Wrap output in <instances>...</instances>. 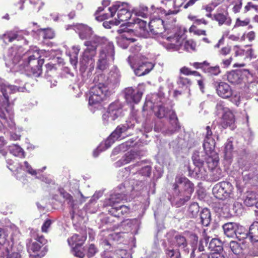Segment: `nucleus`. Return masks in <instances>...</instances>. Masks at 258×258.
I'll list each match as a JSON object with an SVG mask.
<instances>
[{"mask_svg": "<svg viewBox=\"0 0 258 258\" xmlns=\"http://www.w3.org/2000/svg\"><path fill=\"white\" fill-rule=\"evenodd\" d=\"M22 48L17 46L11 48L8 53L6 59V65L11 70L17 71L24 69L26 71L32 72L35 74L40 69L44 61L40 58L38 52L35 51L32 53L31 51H27L23 54Z\"/></svg>", "mask_w": 258, "mask_h": 258, "instance_id": "obj_1", "label": "nucleus"}, {"mask_svg": "<svg viewBox=\"0 0 258 258\" xmlns=\"http://www.w3.org/2000/svg\"><path fill=\"white\" fill-rule=\"evenodd\" d=\"M131 183L132 184V187L129 186L126 187L128 184L127 182L120 184L116 188L115 192L110 195L109 199L106 200L105 204L106 206L112 207L109 211L113 216L119 217L128 213L130 209L128 207L123 205L117 206V204L120 201L123 200L132 190H139L140 188H138V186L140 185L141 187L143 185V183L141 181L138 182L136 185H134V182L132 181Z\"/></svg>", "mask_w": 258, "mask_h": 258, "instance_id": "obj_2", "label": "nucleus"}, {"mask_svg": "<svg viewBox=\"0 0 258 258\" xmlns=\"http://www.w3.org/2000/svg\"><path fill=\"white\" fill-rule=\"evenodd\" d=\"M120 74L119 70L113 68L108 77L107 82H99L92 87L89 92V104L94 106L101 102L110 94V89L120 81Z\"/></svg>", "mask_w": 258, "mask_h": 258, "instance_id": "obj_3", "label": "nucleus"}, {"mask_svg": "<svg viewBox=\"0 0 258 258\" xmlns=\"http://www.w3.org/2000/svg\"><path fill=\"white\" fill-rule=\"evenodd\" d=\"M163 100L164 98L157 94H152L151 96H148L143 109L144 110H148L149 109L152 110L159 118H163L169 115L170 124L172 125L169 129V132L172 134L179 128L177 118L173 110L165 106L163 104Z\"/></svg>", "mask_w": 258, "mask_h": 258, "instance_id": "obj_4", "label": "nucleus"}, {"mask_svg": "<svg viewBox=\"0 0 258 258\" xmlns=\"http://www.w3.org/2000/svg\"><path fill=\"white\" fill-rule=\"evenodd\" d=\"M89 39V40L84 42V45L87 48L84 51L80 60V70L82 72L85 71L88 67H89L90 72L94 69L93 58L96 55V49L98 45L101 44L102 45V47H108V43H111L104 37H100L93 34Z\"/></svg>", "mask_w": 258, "mask_h": 258, "instance_id": "obj_5", "label": "nucleus"}, {"mask_svg": "<svg viewBox=\"0 0 258 258\" xmlns=\"http://www.w3.org/2000/svg\"><path fill=\"white\" fill-rule=\"evenodd\" d=\"M194 190V185L188 178L177 176L173 185V196L176 205L180 207L187 202Z\"/></svg>", "mask_w": 258, "mask_h": 258, "instance_id": "obj_6", "label": "nucleus"}, {"mask_svg": "<svg viewBox=\"0 0 258 258\" xmlns=\"http://www.w3.org/2000/svg\"><path fill=\"white\" fill-rule=\"evenodd\" d=\"M109 14H104L102 15L96 16V19L98 21H103L109 17H112L116 12H117V19L114 22L115 25H119L120 22L126 21L129 20L132 15L128 9V5L126 3H117L108 9Z\"/></svg>", "mask_w": 258, "mask_h": 258, "instance_id": "obj_7", "label": "nucleus"}, {"mask_svg": "<svg viewBox=\"0 0 258 258\" xmlns=\"http://www.w3.org/2000/svg\"><path fill=\"white\" fill-rule=\"evenodd\" d=\"M128 61L134 70L135 74L138 76L145 75L153 68V64L146 60V58L140 54L135 56H129Z\"/></svg>", "mask_w": 258, "mask_h": 258, "instance_id": "obj_8", "label": "nucleus"}, {"mask_svg": "<svg viewBox=\"0 0 258 258\" xmlns=\"http://www.w3.org/2000/svg\"><path fill=\"white\" fill-rule=\"evenodd\" d=\"M114 49L112 43H108V47H102L98 56L96 69L103 71L107 69L114 59Z\"/></svg>", "mask_w": 258, "mask_h": 258, "instance_id": "obj_9", "label": "nucleus"}, {"mask_svg": "<svg viewBox=\"0 0 258 258\" xmlns=\"http://www.w3.org/2000/svg\"><path fill=\"white\" fill-rule=\"evenodd\" d=\"M207 155V165L209 168L208 180L217 181L223 176L221 169L218 167V155L216 152Z\"/></svg>", "mask_w": 258, "mask_h": 258, "instance_id": "obj_10", "label": "nucleus"}, {"mask_svg": "<svg viewBox=\"0 0 258 258\" xmlns=\"http://www.w3.org/2000/svg\"><path fill=\"white\" fill-rule=\"evenodd\" d=\"M34 238L29 240L27 244L28 251L32 258H41L45 254V251L41 250L43 237L38 235H32Z\"/></svg>", "mask_w": 258, "mask_h": 258, "instance_id": "obj_11", "label": "nucleus"}, {"mask_svg": "<svg viewBox=\"0 0 258 258\" xmlns=\"http://www.w3.org/2000/svg\"><path fill=\"white\" fill-rule=\"evenodd\" d=\"M233 187L228 182H219L213 187L212 191L214 196L220 200H225L228 198L233 199Z\"/></svg>", "mask_w": 258, "mask_h": 258, "instance_id": "obj_12", "label": "nucleus"}, {"mask_svg": "<svg viewBox=\"0 0 258 258\" xmlns=\"http://www.w3.org/2000/svg\"><path fill=\"white\" fill-rule=\"evenodd\" d=\"M122 106L119 102L110 104L107 111L102 115L103 123L107 124L112 122L122 114Z\"/></svg>", "mask_w": 258, "mask_h": 258, "instance_id": "obj_13", "label": "nucleus"}, {"mask_svg": "<svg viewBox=\"0 0 258 258\" xmlns=\"http://www.w3.org/2000/svg\"><path fill=\"white\" fill-rule=\"evenodd\" d=\"M26 31H15L14 30L8 31L1 36L4 42L6 43L12 42L16 39L18 41L24 40V44H28V41L24 35H28Z\"/></svg>", "mask_w": 258, "mask_h": 258, "instance_id": "obj_14", "label": "nucleus"}, {"mask_svg": "<svg viewBox=\"0 0 258 258\" xmlns=\"http://www.w3.org/2000/svg\"><path fill=\"white\" fill-rule=\"evenodd\" d=\"M205 133V139L203 143V147L207 155L212 154L215 151V141L213 137V133L209 126H206Z\"/></svg>", "mask_w": 258, "mask_h": 258, "instance_id": "obj_15", "label": "nucleus"}, {"mask_svg": "<svg viewBox=\"0 0 258 258\" xmlns=\"http://www.w3.org/2000/svg\"><path fill=\"white\" fill-rule=\"evenodd\" d=\"M26 89L24 86L21 87L17 85H10L6 82L0 84V91L5 98L8 104L9 101V95L17 92H24Z\"/></svg>", "mask_w": 258, "mask_h": 258, "instance_id": "obj_16", "label": "nucleus"}, {"mask_svg": "<svg viewBox=\"0 0 258 258\" xmlns=\"http://www.w3.org/2000/svg\"><path fill=\"white\" fill-rule=\"evenodd\" d=\"M124 94L127 102L138 103L142 98L143 92L139 88L135 90L132 87H129L125 89Z\"/></svg>", "mask_w": 258, "mask_h": 258, "instance_id": "obj_17", "label": "nucleus"}, {"mask_svg": "<svg viewBox=\"0 0 258 258\" xmlns=\"http://www.w3.org/2000/svg\"><path fill=\"white\" fill-rule=\"evenodd\" d=\"M195 167L193 170L189 168V173L190 176L202 180H208V172L204 166V164L195 165Z\"/></svg>", "mask_w": 258, "mask_h": 258, "instance_id": "obj_18", "label": "nucleus"}, {"mask_svg": "<svg viewBox=\"0 0 258 258\" xmlns=\"http://www.w3.org/2000/svg\"><path fill=\"white\" fill-rule=\"evenodd\" d=\"M184 38L179 34H175L173 36L167 38V42H165L167 49L177 50L183 43Z\"/></svg>", "mask_w": 258, "mask_h": 258, "instance_id": "obj_19", "label": "nucleus"}, {"mask_svg": "<svg viewBox=\"0 0 258 258\" xmlns=\"http://www.w3.org/2000/svg\"><path fill=\"white\" fill-rule=\"evenodd\" d=\"M150 31L156 34L162 33L164 30V21L160 18L152 19L149 23Z\"/></svg>", "mask_w": 258, "mask_h": 258, "instance_id": "obj_20", "label": "nucleus"}, {"mask_svg": "<svg viewBox=\"0 0 258 258\" xmlns=\"http://www.w3.org/2000/svg\"><path fill=\"white\" fill-rule=\"evenodd\" d=\"M217 92L219 96L223 98H227L232 95V91L230 86L225 82H220L217 87Z\"/></svg>", "mask_w": 258, "mask_h": 258, "instance_id": "obj_21", "label": "nucleus"}, {"mask_svg": "<svg viewBox=\"0 0 258 258\" xmlns=\"http://www.w3.org/2000/svg\"><path fill=\"white\" fill-rule=\"evenodd\" d=\"M138 157V154L136 152L132 151L128 152L125 153L120 160L115 162V166L120 167L128 164L137 159Z\"/></svg>", "mask_w": 258, "mask_h": 258, "instance_id": "obj_22", "label": "nucleus"}, {"mask_svg": "<svg viewBox=\"0 0 258 258\" xmlns=\"http://www.w3.org/2000/svg\"><path fill=\"white\" fill-rule=\"evenodd\" d=\"M76 29L80 38L82 40L89 39L92 35V29L87 25L79 24L76 26Z\"/></svg>", "mask_w": 258, "mask_h": 258, "instance_id": "obj_23", "label": "nucleus"}, {"mask_svg": "<svg viewBox=\"0 0 258 258\" xmlns=\"http://www.w3.org/2000/svg\"><path fill=\"white\" fill-rule=\"evenodd\" d=\"M212 20L218 22L219 26L224 24L230 26L232 23L231 19L228 16V14H224L220 12H217L213 15Z\"/></svg>", "mask_w": 258, "mask_h": 258, "instance_id": "obj_24", "label": "nucleus"}, {"mask_svg": "<svg viewBox=\"0 0 258 258\" xmlns=\"http://www.w3.org/2000/svg\"><path fill=\"white\" fill-rule=\"evenodd\" d=\"M115 140H116V139L114 137H112V134H111L109 137L104 142L101 143L96 150L94 151L93 156L94 157H97L99 152L104 151L110 147Z\"/></svg>", "mask_w": 258, "mask_h": 258, "instance_id": "obj_25", "label": "nucleus"}, {"mask_svg": "<svg viewBox=\"0 0 258 258\" xmlns=\"http://www.w3.org/2000/svg\"><path fill=\"white\" fill-rule=\"evenodd\" d=\"M222 126L224 128L231 126L234 122V116L229 109H226V112L222 115Z\"/></svg>", "mask_w": 258, "mask_h": 258, "instance_id": "obj_26", "label": "nucleus"}, {"mask_svg": "<svg viewBox=\"0 0 258 258\" xmlns=\"http://www.w3.org/2000/svg\"><path fill=\"white\" fill-rule=\"evenodd\" d=\"M86 239V236H80L78 234H74L71 238H68V242L69 244L72 247H80Z\"/></svg>", "mask_w": 258, "mask_h": 258, "instance_id": "obj_27", "label": "nucleus"}, {"mask_svg": "<svg viewBox=\"0 0 258 258\" xmlns=\"http://www.w3.org/2000/svg\"><path fill=\"white\" fill-rule=\"evenodd\" d=\"M242 72L240 70L232 71L227 74V79L232 84H238L242 80Z\"/></svg>", "mask_w": 258, "mask_h": 258, "instance_id": "obj_28", "label": "nucleus"}, {"mask_svg": "<svg viewBox=\"0 0 258 258\" xmlns=\"http://www.w3.org/2000/svg\"><path fill=\"white\" fill-rule=\"evenodd\" d=\"M237 223L234 222L227 223L223 225L225 234L229 237H234L235 235Z\"/></svg>", "mask_w": 258, "mask_h": 258, "instance_id": "obj_29", "label": "nucleus"}, {"mask_svg": "<svg viewBox=\"0 0 258 258\" xmlns=\"http://www.w3.org/2000/svg\"><path fill=\"white\" fill-rule=\"evenodd\" d=\"M247 238L252 242L258 241V221H255L250 225Z\"/></svg>", "mask_w": 258, "mask_h": 258, "instance_id": "obj_30", "label": "nucleus"}, {"mask_svg": "<svg viewBox=\"0 0 258 258\" xmlns=\"http://www.w3.org/2000/svg\"><path fill=\"white\" fill-rule=\"evenodd\" d=\"M208 156L206 154L205 150L203 152H195L194 153L192 159L194 165H202L203 164L204 160H206L207 163V159Z\"/></svg>", "mask_w": 258, "mask_h": 258, "instance_id": "obj_31", "label": "nucleus"}, {"mask_svg": "<svg viewBox=\"0 0 258 258\" xmlns=\"http://www.w3.org/2000/svg\"><path fill=\"white\" fill-rule=\"evenodd\" d=\"M174 239L175 246L182 249L186 254L188 253L189 249L187 247V242L185 238L181 235H176Z\"/></svg>", "mask_w": 258, "mask_h": 258, "instance_id": "obj_32", "label": "nucleus"}, {"mask_svg": "<svg viewBox=\"0 0 258 258\" xmlns=\"http://www.w3.org/2000/svg\"><path fill=\"white\" fill-rule=\"evenodd\" d=\"M209 240V237L207 236H204V237L202 239L199 245L198 249L197 248H193L192 249V252L190 254V258H194L196 256V255L198 254V253L203 251L205 250L204 247L208 246V243Z\"/></svg>", "mask_w": 258, "mask_h": 258, "instance_id": "obj_33", "label": "nucleus"}, {"mask_svg": "<svg viewBox=\"0 0 258 258\" xmlns=\"http://www.w3.org/2000/svg\"><path fill=\"white\" fill-rule=\"evenodd\" d=\"M130 127V126L127 124L117 126L115 131L111 134L112 137H114L116 140L122 138V135L125 134Z\"/></svg>", "mask_w": 258, "mask_h": 258, "instance_id": "obj_34", "label": "nucleus"}, {"mask_svg": "<svg viewBox=\"0 0 258 258\" xmlns=\"http://www.w3.org/2000/svg\"><path fill=\"white\" fill-rule=\"evenodd\" d=\"M200 219L201 224L205 226L209 225L211 221V214L210 211L207 208L202 210L200 213Z\"/></svg>", "mask_w": 258, "mask_h": 258, "instance_id": "obj_35", "label": "nucleus"}, {"mask_svg": "<svg viewBox=\"0 0 258 258\" xmlns=\"http://www.w3.org/2000/svg\"><path fill=\"white\" fill-rule=\"evenodd\" d=\"M208 248L214 252H220L223 248L221 242L217 238H213L208 244Z\"/></svg>", "mask_w": 258, "mask_h": 258, "instance_id": "obj_36", "label": "nucleus"}, {"mask_svg": "<svg viewBox=\"0 0 258 258\" xmlns=\"http://www.w3.org/2000/svg\"><path fill=\"white\" fill-rule=\"evenodd\" d=\"M230 247L237 258H243V249L239 243L235 241H231L230 243Z\"/></svg>", "mask_w": 258, "mask_h": 258, "instance_id": "obj_37", "label": "nucleus"}, {"mask_svg": "<svg viewBox=\"0 0 258 258\" xmlns=\"http://www.w3.org/2000/svg\"><path fill=\"white\" fill-rule=\"evenodd\" d=\"M61 195L65 199L66 202L71 208V212L72 213V214H74L75 213V210L77 208V205L75 204V201L73 200L72 196L66 191H61Z\"/></svg>", "mask_w": 258, "mask_h": 258, "instance_id": "obj_38", "label": "nucleus"}, {"mask_svg": "<svg viewBox=\"0 0 258 258\" xmlns=\"http://www.w3.org/2000/svg\"><path fill=\"white\" fill-rule=\"evenodd\" d=\"M0 117L3 119V121H1L2 123L5 126L7 125L9 126L10 128H13L15 125V123L13 121L11 117H10L9 120L7 119V116L6 113L2 110L0 107Z\"/></svg>", "mask_w": 258, "mask_h": 258, "instance_id": "obj_39", "label": "nucleus"}, {"mask_svg": "<svg viewBox=\"0 0 258 258\" xmlns=\"http://www.w3.org/2000/svg\"><path fill=\"white\" fill-rule=\"evenodd\" d=\"M257 201L256 195L255 192H250L247 193L244 203L247 206H252L255 205Z\"/></svg>", "mask_w": 258, "mask_h": 258, "instance_id": "obj_40", "label": "nucleus"}, {"mask_svg": "<svg viewBox=\"0 0 258 258\" xmlns=\"http://www.w3.org/2000/svg\"><path fill=\"white\" fill-rule=\"evenodd\" d=\"M200 207L197 203H191L188 209V214L191 218L196 217L199 212Z\"/></svg>", "mask_w": 258, "mask_h": 258, "instance_id": "obj_41", "label": "nucleus"}, {"mask_svg": "<svg viewBox=\"0 0 258 258\" xmlns=\"http://www.w3.org/2000/svg\"><path fill=\"white\" fill-rule=\"evenodd\" d=\"M130 40L132 41V42H133L135 39L133 38L127 39L125 36V34H123L122 36L117 37V43L118 45L122 48H126L128 45V41Z\"/></svg>", "mask_w": 258, "mask_h": 258, "instance_id": "obj_42", "label": "nucleus"}, {"mask_svg": "<svg viewBox=\"0 0 258 258\" xmlns=\"http://www.w3.org/2000/svg\"><path fill=\"white\" fill-rule=\"evenodd\" d=\"M10 151L11 153L15 156H18L21 158H24L25 157L24 152L23 149L20 147L16 145L11 146L10 148Z\"/></svg>", "mask_w": 258, "mask_h": 258, "instance_id": "obj_43", "label": "nucleus"}, {"mask_svg": "<svg viewBox=\"0 0 258 258\" xmlns=\"http://www.w3.org/2000/svg\"><path fill=\"white\" fill-rule=\"evenodd\" d=\"M235 229V237L239 239L247 238L248 233L245 231L244 228L242 226L237 224V228Z\"/></svg>", "mask_w": 258, "mask_h": 258, "instance_id": "obj_44", "label": "nucleus"}, {"mask_svg": "<svg viewBox=\"0 0 258 258\" xmlns=\"http://www.w3.org/2000/svg\"><path fill=\"white\" fill-rule=\"evenodd\" d=\"M132 143L130 142L123 143L114 149L112 153L114 155H116L120 152H124L132 146Z\"/></svg>", "mask_w": 258, "mask_h": 258, "instance_id": "obj_45", "label": "nucleus"}, {"mask_svg": "<svg viewBox=\"0 0 258 258\" xmlns=\"http://www.w3.org/2000/svg\"><path fill=\"white\" fill-rule=\"evenodd\" d=\"M165 253L167 258H181L180 253L178 249L174 250L169 247L165 250Z\"/></svg>", "mask_w": 258, "mask_h": 258, "instance_id": "obj_46", "label": "nucleus"}, {"mask_svg": "<svg viewBox=\"0 0 258 258\" xmlns=\"http://www.w3.org/2000/svg\"><path fill=\"white\" fill-rule=\"evenodd\" d=\"M204 72L210 75L217 76L220 73L221 71L218 66L215 67H209V66H206L204 69Z\"/></svg>", "mask_w": 258, "mask_h": 258, "instance_id": "obj_47", "label": "nucleus"}, {"mask_svg": "<svg viewBox=\"0 0 258 258\" xmlns=\"http://www.w3.org/2000/svg\"><path fill=\"white\" fill-rule=\"evenodd\" d=\"M25 169L28 173L32 175H36L40 172H43L46 169V167H43L42 169H38L37 170H34L32 168L31 166L27 161L24 162Z\"/></svg>", "mask_w": 258, "mask_h": 258, "instance_id": "obj_48", "label": "nucleus"}, {"mask_svg": "<svg viewBox=\"0 0 258 258\" xmlns=\"http://www.w3.org/2000/svg\"><path fill=\"white\" fill-rule=\"evenodd\" d=\"M4 251H3L2 256L4 258H21V254L19 252H13L12 254H10V251L8 247H3Z\"/></svg>", "mask_w": 258, "mask_h": 258, "instance_id": "obj_49", "label": "nucleus"}, {"mask_svg": "<svg viewBox=\"0 0 258 258\" xmlns=\"http://www.w3.org/2000/svg\"><path fill=\"white\" fill-rule=\"evenodd\" d=\"M177 84L179 87H188L191 85L190 80L185 77L179 76L176 81Z\"/></svg>", "mask_w": 258, "mask_h": 258, "instance_id": "obj_50", "label": "nucleus"}, {"mask_svg": "<svg viewBox=\"0 0 258 258\" xmlns=\"http://www.w3.org/2000/svg\"><path fill=\"white\" fill-rule=\"evenodd\" d=\"M233 151L232 143L231 141L228 140L225 144L224 153L227 158H230Z\"/></svg>", "mask_w": 258, "mask_h": 258, "instance_id": "obj_51", "label": "nucleus"}, {"mask_svg": "<svg viewBox=\"0 0 258 258\" xmlns=\"http://www.w3.org/2000/svg\"><path fill=\"white\" fill-rule=\"evenodd\" d=\"M243 53V56L247 58L252 59L256 57L254 50L250 46H245L244 47V52Z\"/></svg>", "mask_w": 258, "mask_h": 258, "instance_id": "obj_52", "label": "nucleus"}, {"mask_svg": "<svg viewBox=\"0 0 258 258\" xmlns=\"http://www.w3.org/2000/svg\"><path fill=\"white\" fill-rule=\"evenodd\" d=\"M196 46V43L191 40H187L184 43V49L187 51L195 50Z\"/></svg>", "mask_w": 258, "mask_h": 258, "instance_id": "obj_53", "label": "nucleus"}, {"mask_svg": "<svg viewBox=\"0 0 258 258\" xmlns=\"http://www.w3.org/2000/svg\"><path fill=\"white\" fill-rule=\"evenodd\" d=\"M138 172L143 176L149 177L151 173V167L148 165L145 166L139 170Z\"/></svg>", "mask_w": 258, "mask_h": 258, "instance_id": "obj_54", "label": "nucleus"}, {"mask_svg": "<svg viewBox=\"0 0 258 258\" xmlns=\"http://www.w3.org/2000/svg\"><path fill=\"white\" fill-rule=\"evenodd\" d=\"M232 210L235 215L237 216L241 215L243 211L241 204L238 202H235L233 205Z\"/></svg>", "mask_w": 258, "mask_h": 258, "instance_id": "obj_55", "label": "nucleus"}, {"mask_svg": "<svg viewBox=\"0 0 258 258\" xmlns=\"http://www.w3.org/2000/svg\"><path fill=\"white\" fill-rule=\"evenodd\" d=\"M226 109L229 108L225 106L223 101H220L217 102L216 106V112L218 114L221 113L224 114L225 112H226Z\"/></svg>", "mask_w": 258, "mask_h": 258, "instance_id": "obj_56", "label": "nucleus"}, {"mask_svg": "<svg viewBox=\"0 0 258 258\" xmlns=\"http://www.w3.org/2000/svg\"><path fill=\"white\" fill-rule=\"evenodd\" d=\"M7 236L8 235L6 234L4 230L0 228V245L3 246L1 247V249L3 250H4L3 247H5L4 245L6 244ZM5 247H7L5 246Z\"/></svg>", "mask_w": 258, "mask_h": 258, "instance_id": "obj_57", "label": "nucleus"}, {"mask_svg": "<svg viewBox=\"0 0 258 258\" xmlns=\"http://www.w3.org/2000/svg\"><path fill=\"white\" fill-rule=\"evenodd\" d=\"M42 31L44 39H52L54 36L53 31L50 29H42Z\"/></svg>", "mask_w": 258, "mask_h": 258, "instance_id": "obj_58", "label": "nucleus"}, {"mask_svg": "<svg viewBox=\"0 0 258 258\" xmlns=\"http://www.w3.org/2000/svg\"><path fill=\"white\" fill-rule=\"evenodd\" d=\"M250 20L248 18L245 19L244 20H241L239 18H237L236 20V22L234 25V27H238L240 26H245L249 24Z\"/></svg>", "mask_w": 258, "mask_h": 258, "instance_id": "obj_59", "label": "nucleus"}, {"mask_svg": "<svg viewBox=\"0 0 258 258\" xmlns=\"http://www.w3.org/2000/svg\"><path fill=\"white\" fill-rule=\"evenodd\" d=\"M209 66V63L207 61H204L202 62H194L192 66L196 69H201L204 71V69L206 66Z\"/></svg>", "mask_w": 258, "mask_h": 258, "instance_id": "obj_60", "label": "nucleus"}, {"mask_svg": "<svg viewBox=\"0 0 258 258\" xmlns=\"http://www.w3.org/2000/svg\"><path fill=\"white\" fill-rule=\"evenodd\" d=\"M232 102L236 106H239L241 102V96L239 93L234 95L231 98Z\"/></svg>", "mask_w": 258, "mask_h": 258, "instance_id": "obj_61", "label": "nucleus"}, {"mask_svg": "<svg viewBox=\"0 0 258 258\" xmlns=\"http://www.w3.org/2000/svg\"><path fill=\"white\" fill-rule=\"evenodd\" d=\"M234 50L235 56H243L244 52V48H240L239 46L236 45L234 47Z\"/></svg>", "mask_w": 258, "mask_h": 258, "instance_id": "obj_62", "label": "nucleus"}, {"mask_svg": "<svg viewBox=\"0 0 258 258\" xmlns=\"http://www.w3.org/2000/svg\"><path fill=\"white\" fill-rule=\"evenodd\" d=\"M230 51L231 47L229 46H227L222 48L219 51V53L221 55L225 56L229 54Z\"/></svg>", "mask_w": 258, "mask_h": 258, "instance_id": "obj_63", "label": "nucleus"}, {"mask_svg": "<svg viewBox=\"0 0 258 258\" xmlns=\"http://www.w3.org/2000/svg\"><path fill=\"white\" fill-rule=\"evenodd\" d=\"M51 224V221L50 220H47L42 225L41 229L43 232H47L48 229Z\"/></svg>", "mask_w": 258, "mask_h": 258, "instance_id": "obj_64", "label": "nucleus"}]
</instances>
